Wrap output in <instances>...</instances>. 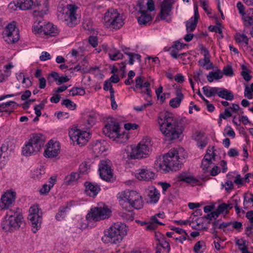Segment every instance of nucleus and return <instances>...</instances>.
<instances>
[{"mask_svg":"<svg viewBox=\"0 0 253 253\" xmlns=\"http://www.w3.org/2000/svg\"><path fill=\"white\" fill-rule=\"evenodd\" d=\"M52 188L51 185L44 184L42 188L40 190L39 192L42 195H46Z\"/></svg>","mask_w":253,"mask_h":253,"instance_id":"nucleus-47","label":"nucleus"},{"mask_svg":"<svg viewBox=\"0 0 253 253\" xmlns=\"http://www.w3.org/2000/svg\"><path fill=\"white\" fill-rule=\"evenodd\" d=\"M253 83L252 84L251 86L249 87L248 85H246L244 95L246 97H247L248 99H251L253 98Z\"/></svg>","mask_w":253,"mask_h":253,"instance_id":"nucleus-44","label":"nucleus"},{"mask_svg":"<svg viewBox=\"0 0 253 253\" xmlns=\"http://www.w3.org/2000/svg\"><path fill=\"white\" fill-rule=\"evenodd\" d=\"M139 12L141 14V16L138 18V22L139 24L145 25L151 20L152 17L146 10L145 6L140 4Z\"/></svg>","mask_w":253,"mask_h":253,"instance_id":"nucleus-21","label":"nucleus"},{"mask_svg":"<svg viewBox=\"0 0 253 253\" xmlns=\"http://www.w3.org/2000/svg\"><path fill=\"white\" fill-rule=\"evenodd\" d=\"M152 143L149 137L143 138L137 146H131V151L129 155L132 159H141L149 155L152 150Z\"/></svg>","mask_w":253,"mask_h":253,"instance_id":"nucleus-8","label":"nucleus"},{"mask_svg":"<svg viewBox=\"0 0 253 253\" xmlns=\"http://www.w3.org/2000/svg\"><path fill=\"white\" fill-rule=\"evenodd\" d=\"M114 92L115 91L114 89H111L110 99L111 102L112 108L114 110H115L117 108L118 105L115 100Z\"/></svg>","mask_w":253,"mask_h":253,"instance_id":"nucleus-52","label":"nucleus"},{"mask_svg":"<svg viewBox=\"0 0 253 253\" xmlns=\"http://www.w3.org/2000/svg\"><path fill=\"white\" fill-rule=\"evenodd\" d=\"M205 243L203 241L197 242L194 247L193 250L196 253H201L205 250Z\"/></svg>","mask_w":253,"mask_h":253,"instance_id":"nucleus-36","label":"nucleus"},{"mask_svg":"<svg viewBox=\"0 0 253 253\" xmlns=\"http://www.w3.org/2000/svg\"><path fill=\"white\" fill-rule=\"evenodd\" d=\"M222 74H224L227 76H232L233 75V71L231 65H227L224 67L223 69Z\"/></svg>","mask_w":253,"mask_h":253,"instance_id":"nucleus-48","label":"nucleus"},{"mask_svg":"<svg viewBox=\"0 0 253 253\" xmlns=\"http://www.w3.org/2000/svg\"><path fill=\"white\" fill-rule=\"evenodd\" d=\"M16 193L13 191H7L1 198L0 208L5 209L9 207L15 200Z\"/></svg>","mask_w":253,"mask_h":253,"instance_id":"nucleus-18","label":"nucleus"},{"mask_svg":"<svg viewBox=\"0 0 253 253\" xmlns=\"http://www.w3.org/2000/svg\"><path fill=\"white\" fill-rule=\"evenodd\" d=\"M70 94L75 96L76 95H84L85 93L84 89L83 87H73L70 90Z\"/></svg>","mask_w":253,"mask_h":253,"instance_id":"nucleus-37","label":"nucleus"},{"mask_svg":"<svg viewBox=\"0 0 253 253\" xmlns=\"http://www.w3.org/2000/svg\"><path fill=\"white\" fill-rule=\"evenodd\" d=\"M109 58L111 60L115 61L123 58V54L119 51L115 52L111 51L108 54Z\"/></svg>","mask_w":253,"mask_h":253,"instance_id":"nucleus-40","label":"nucleus"},{"mask_svg":"<svg viewBox=\"0 0 253 253\" xmlns=\"http://www.w3.org/2000/svg\"><path fill=\"white\" fill-rule=\"evenodd\" d=\"M106 142L103 140H97L92 145V150L94 154L99 155L106 151Z\"/></svg>","mask_w":253,"mask_h":253,"instance_id":"nucleus-25","label":"nucleus"},{"mask_svg":"<svg viewBox=\"0 0 253 253\" xmlns=\"http://www.w3.org/2000/svg\"><path fill=\"white\" fill-rule=\"evenodd\" d=\"M200 3L202 8L208 14L211 13V9L209 8V5L207 2L204 0H200Z\"/></svg>","mask_w":253,"mask_h":253,"instance_id":"nucleus-59","label":"nucleus"},{"mask_svg":"<svg viewBox=\"0 0 253 253\" xmlns=\"http://www.w3.org/2000/svg\"><path fill=\"white\" fill-rule=\"evenodd\" d=\"M158 123L161 132L168 140L177 139L182 133L178 120L171 113H160Z\"/></svg>","mask_w":253,"mask_h":253,"instance_id":"nucleus-1","label":"nucleus"},{"mask_svg":"<svg viewBox=\"0 0 253 253\" xmlns=\"http://www.w3.org/2000/svg\"><path fill=\"white\" fill-rule=\"evenodd\" d=\"M120 129L119 123L111 119L105 124L103 132L106 136L113 140H115L122 135L120 133Z\"/></svg>","mask_w":253,"mask_h":253,"instance_id":"nucleus-13","label":"nucleus"},{"mask_svg":"<svg viewBox=\"0 0 253 253\" xmlns=\"http://www.w3.org/2000/svg\"><path fill=\"white\" fill-rule=\"evenodd\" d=\"M61 104L72 110H75L77 106L75 103L68 99L63 100Z\"/></svg>","mask_w":253,"mask_h":253,"instance_id":"nucleus-41","label":"nucleus"},{"mask_svg":"<svg viewBox=\"0 0 253 253\" xmlns=\"http://www.w3.org/2000/svg\"><path fill=\"white\" fill-rule=\"evenodd\" d=\"M187 157V153L183 148L171 149L163 156V161L159 164V168L166 172L176 171L181 167L183 161Z\"/></svg>","mask_w":253,"mask_h":253,"instance_id":"nucleus-2","label":"nucleus"},{"mask_svg":"<svg viewBox=\"0 0 253 253\" xmlns=\"http://www.w3.org/2000/svg\"><path fill=\"white\" fill-rule=\"evenodd\" d=\"M28 218L31 224L33 232L36 233L41 228L42 221V213L40 211L39 208L37 205L31 207Z\"/></svg>","mask_w":253,"mask_h":253,"instance_id":"nucleus-10","label":"nucleus"},{"mask_svg":"<svg viewBox=\"0 0 253 253\" xmlns=\"http://www.w3.org/2000/svg\"><path fill=\"white\" fill-rule=\"evenodd\" d=\"M117 198L122 201H127L132 208L140 209L143 207V201L140 194L135 191L126 190L119 192Z\"/></svg>","mask_w":253,"mask_h":253,"instance_id":"nucleus-9","label":"nucleus"},{"mask_svg":"<svg viewBox=\"0 0 253 253\" xmlns=\"http://www.w3.org/2000/svg\"><path fill=\"white\" fill-rule=\"evenodd\" d=\"M60 150L59 143L58 142L53 143L50 140L46 145V148L44 152V156L46 158H54L59 154Z\"/></svg>","mask_w":253,"mask_h":253,"instance_id":"nucleus-19","label":"nucleus"},{"mask_svg":"<svg viewBox=\"0 0 253 253\" xmlns=\"http://www.w3.org/2000/svg\"><path fill=\"white\" fill-rule=\"evenodd\" d=\"M80 174L79 173L76 172H72L70 174L68 175L65 177V182L68 185L72 184L73 182L78 180Z\"/></svg>","mask_w":253,"mask_h":253,"instance_id":"nucleus-33","label":"nucleus"},{"mask_svg":"<svg viewBox=\"0 0 253 253\" xmlns=\"http://www.w3.org/2000/svg\"><path fill=\"white\" fill-rule=\"evenodd\" d=\"M68 208L67 206L61 207L59 209V212L56 214L55 217L57 220H61L66 215V210Z\"/></svg>","mask_w":253,"mask_h":253,"instance_id":"nucleus-43","label":"nucleus"},{"mask_svg":"<svg viewBox=\"0 0 253 253\" xmlns=\"http://www.w3.org/2000/svg\"><path fill=\"white\" fill-rule=\"evenodd\" d=\"M78 7L74 4H68L66 7H58L57 18L69 27L75 26L78 24L76 12Z\"/></svg>","mask_w":253,"mask_h":253,"instance_id":"nucleus-4","label":"nucleus"},{"mask_svg":"<svg viewBox=\"0 0 253 253\" xmlns=\"http://www.w3.org/2000/svg\"><path fill=\"white\" fill-rule=\"evenodd\" d=\"M18 80H22V83L25 84V81L27 80L28 83L26 85V87H29L32 85V82L28 78H26L22 73H20L17 77Z\"/></svg>","mask_w":253,"mask_h":253,"instance_id":"nucleus-46","label":"nucleus"},{"mask_svg":"<svg viewBox=\"0 0 253 253\" xmlns=\"http://www.w3.org/2000/svg\"><path fill=\"white\" fill-rule=\"evenodd\" d=\"M102 23L107 28L118 30L124 25V19L117 9L110 8L104 14Z\"/></svg>","mask_w":253,"mask_h":253,"instance_id":"nucleus-6","label":"nucleus"},{"mask_svg":"<svg viewBox=\"0 0 253 253\" xmlns=\"http://www.w3.org/2000/svg\"><path fill=\"white\" fill-rule=\"evenodd\" d=\"M85 193L90 197L96 196L100 190V186L96 183L86 181L84 183Z\"/></svg>","mask_w":253,"mask_h":253,"instance_id":"nucleus-20","label":"nucleus"},{"mask_svg":"<svg viewBox=\"0 0 253 253\" xmlns=\"http://www.w3.org/2000/svg\"><path fill=\"white\" fill-rule=\"evenodd\" d=\"M232 116V114L231 113L230 110H229V108H226L224 111V114H220L219 115V118L226 119L228 117H230Z\"/></svg>","mask_w":253,"mask_h":253,"instance_id":"nucleus-62","label":"nucleus"},{"mask_svg":"<svg viewBox=\"0 0 253 253\" xmlns=\"http://www.w3.org/2000/svg\"><path fill=\"white\" fill-rule=\"evenodd\" d=\"M209 151L210 152H211L210 150L208 149L203 159H206L208 160V161H210V162H212V160L214 159L215 153L213 152H211V153H210Z\"/></svg>","mask_w":253,"mask_h":253,"instance_id":"nucleus-58","label":"nucleus"},{"mask_svg":"<svg viewBox=\"0 0 253 253\" xmlns=\"http://www.w3.org/2000/svg\"><path fill=\"white\" fill-rule=\"evenodd\" d=\"M111 163L109 160L100 161L99 164V175L101 179L109 181L113 178V173L111 169Z\"/></svg>","mask_w":253,"mask_h":253,"instance_id":"nucleus-15","label":"nucleus"},{"mask_svg":"<svg viewBox=\"0 0 253 253\" xmlns=\"http://www.w3.org/2000/svg\"><path fill=\"white\" fill-rule=\"evenodd\" d=\"M177 177L179 180L188 183H195L198 181L190 173L187 172H182L178 175Z\"/></svg>","mask_w":253,"mask_h":253,"instance_id":"nucleus-27","label":"nucleus"},{"mask_svg":"<svg viewBox=\"0 0 253 253\" xmlns=\"http://www.w3.org/2000/svg\"><path fill=\"white\" fill-rule=\"evenodd\" d=\"M70 139L72 140L73 144L85 145L88 141L89 134L86 131H82L80 129H72L69 131Z\"/></svg>","mask_w":253,"mask_h":253,"instance_id":"nucleus-14","label":"nucleus"},{"mask_svg":"<svg viewBox=\"0 0 253 253\" xmlns=\"http://www.w3.org/2000/svg\"><path fill=\"white\" fill-rule=\"evenodd\" d=\"M235 40L236 41L239 43L245 44V45H247L248 44L249 39L245 34H242L239 33H236L235 35Z\"/></svg>","mask_w":253,"mask_h":253,"instance_id":"nucleus-34","label":"nucleus"},{"mask_svg":"<svg viewBox=\"0 0 253 253\" xmlns=\"http://www.w3.org/2000/svg\"><path fill=\"white\" fill-rule=\"evenodd\" d=\"M136 176L139 180L149 181L154 178L155 173L150 170L142 169L137 174Z\"/></svg>","mask_w":253,"mask_h":253,"instance_id":"nucleus-23","label":"nucleus"},{"mask_svg":"<svg viewBox=\"0 0 253 253\" xmlns=\"http://www.w3.org/2000/svg\"><path fill=\"white\" fill-rule=\"evenodd\" d=\"M135 82L136 86L139 87V89L141 90L140 92L141 93H143V91L142 90V89L143 88V84L144 82L142 77L141 76H137L135 78Z\"/></svg>","mask_w":253,"mask_h":253,"instance_id":"nucleus-49","label":"nucleus"},{"mask_svg":"<svg viewBox=\"0 0 253 253\" xmlns=\"http://www.w3.org/2000/svg\"><path fill=\"white\" fill-rule=\"evenodd\" d=\"M223 77L222 73L220 70L218 69L215 72H210L207 75V78L208 81L211 83L214 79L218 80L222 78Z\"/></svg>","mask_w":253,"mask_h":253,"instance_id":"nucleus-32","label":"nucleus"},{"mask_svg":"<svg viewBox=\"0 0 253 253\" xmlns=\"http://www.w3.org/2000/svg\"><path fill=\"white\" fill-rule=\"evenodd\" d=\"M175 94L176 97L171 99L169 101V105L173 108H176L179 106L181 101L184 98V95L181 92V88L179 87L176 88Z\"/></svg>","mask_w":253,"mask_h":253,"instance_id":"nucleus-22","label":"nucleus"},{"mask_svg":"<svg viewBox=\"0 0 253 253\" xmlns=\"http://www.w3.org/2000/svg\"><path fill=\"white\" fill-rule=\"evenodd\" d=\"M228 206L229 205H227V204L222 203L220 204L217 210L220 213H223L225 211V213H227L228 212Z\"/></svg>","mask_w":253,"mask_h":253,"instance_id":"nucleus-51","label":"nucleus"},{"mask_svg":"<svg viewBox=\"0 0 253 253\" xmlns=\"http://www.w3.org/2000/svg\"><path fill=\"white\" fill-rule=\"evenodd\" d=\"M197 19H193L191 18L186 24V30L188 32H191L193 31L196 26L198 23Z\"/></svg>","mask_w":253,"mask_h":253,"instance_id":"nucleus-35","label":"nucleus"},{"mask_svg":"<svg viewBox=\"0 0 253 253\" xmlns=\"http://www.w3.org/2000/svg\"><path fill=\"white\" fill-rule=\"evenodd\" d=\"M59 74L56 72H52L50 74H49L48 77L47 78V80L48 82H52V81H51V78H52L54 81L57 82L59 79Z\"/></svg>","mask_w":253,"mask_h":253,"instance_id":"nucleus-61","label":"nucleus"},{"mask_svg":"<svg viewBox=\"0 0 253 253\" xmlns=\"http://www.w3.org/2000/svg\"><path fill=\"white\" fill-rule=\"evenodd\" d=\"M40 59L41 61H46L51 59V56L49 53L46 51L42 52Z\"/></svg>","mask_w":253,"mask_h":253,"instance_id":"nucleus-64","label":"nucleus"},{"mask_svg":"<svg viewBox=\"0 0 253 253\" xmlns=\"http://www.w3.org/2000/svg\"><path fill=\"white\" fill-rule=\"evenodd\" d=\"M89 169V166L87 165V163H83L79 167L80 172L84 173L86 172Z\"/></svg>","mask_w":253,"mask_h":253,"instance_id":"nucleus-57","label":"nucleus"},{"mask_svg":"<svg viewBox=\"0 0 253 253\" xmlns=\"http://www.w3.org/2000/svg\"><path fill=\"white\" fill-rule=\"evenodd\" d=\"M211 164L212 162H210V161H208V160H207L206 159H203L201 164V167L205 172H206L208 170V169L210 167V165Z\"/></svg>","mask_w":253,"mask_h":253,"instance_id":"nucleus-55","label":"nucleus"},{"mask_svg":"<svg viewBox=\"0 0 253 253\" xmlns=\"http://www.w3.org/2000/svg\"><path fill=\"white\" fill-rule=\"evenodd\" d=\"M121 216L123 219L126 221H132L134 219L133 214L131 211L128 210L127 211L122 212Z\"/></svg>","mask_w":253,"mask_h":253,"instance_id":"nucleus-39","label":"nucleus"},{"mask_svg":"<svg viewBox=\"0 0 253 253\" xmlns=\"http://www.w3.org/2000/svg\"><path fill=\"white\" fill-rule=\"evenodd\" d=\"M128 57V63L130 65L133 64L134 58H136L139 62L141 61V56L138 54L132 53L129 54Z\"/></svg>","mask_w":253,"mask_h":253,"instance_id":"nucleus-45","label":"nucleus"},{"mask_svg":"<svg viewBox=\"0 0 253 253\" xmlns=\"http://www.w3.org/2000/svg\"><path fill=\"white\" fill-rule=\"evenodd\" d=\"M55 115L56 116L57 118L59 120H64L65 119H67L69 117V115L68 113L63 112L61 111H59L55 113Z\"/></svg>","mask_w":253,"mask_h":253,"instance_id":"nucleus-56","label":"nucleus"},{"mask_svg":"<svg viewBox=\"0 0 253 253\" xmlns=\"http://www.w3.org/2000/svg\"><path fill=\"white\" fill-rule=\"evenodd\" d=\"M220 88L217 87H210L205 86L202 88L204 94L208 97L215 96L216 94L218 95Z\"/></svg>","mask_w":253,"mask_h":253,"instance_id":"nucleus-28","label":"nucleus"},{"mask_svg":"<svg viewBox=\"0 0 253 253\" xmlns=\"http://www.w3.org/2000/svg\"><path fill=\"white\" fill-rule=\"evenodd\" d=\"M159 246L160 247H162L163 249L167 250L168 252H169L170 251V245L169 242L166 240V238H165L164 240H162L160 242Z\"/></svg>","mask_w":253,"mask_h":253,"instance_id":"nucleus-54","label":"nucleus"},{"mask_svg":"<svg viewBox=\"0 0 253 253\" xmlns=\"http://www.w3.org/2000/svg\"><path fill=\"white\" fill-rule=\"evenodd\" d=\"M45 140V136L41 133L33 134L22 149V154L25 156L35 155L40 151Z\"/></svg>","mask_w":253,"mask_h":253,"instance_id":"nucleus-7","label":"nucleus"},{"mask_svg":"<svg viewBox=\"0 0 253 253\" xmlns=\"http://www.w3.org/2000/svg\"><path fill=\"white\" fill-rule=\"evenodd\" d=\"M22 220H17L15 219H11L5 217L1 223L2 229L5 232H12L19 229L22 224Z\"/></svg>","mask_w":253,"mask_h":253,"instance_id":"nucleus-17","label":"nucleus"},{"mask_svg":"<svg viewBox=\"0 0 253 253\" xmlns=\"http://www.w3.org/2000/svg\"><path fill=\"white\" fill-rule=\"evenodd\" d=\"M171 10V4L168 1H164L161 5V12L159 14L161 19L165 20L169 15Z\"/></svg>","mask_w":253,"mask_h":253,"instance_id":"nucleus-24","label":"nucleus"},{"mask_svg":"<svg viewBox=\"0 0 253 253\" xmlns=\"http://www.w3.org/2000/svg\"><path fill=\"white\" fill-rule=\"evenodd\" d=\"M252 14L253 15H250V14L243 15L242 18L244 20V25L246 27H249L253 25V10Z\"/></svg>","mask_w":253,"mask_h":253,"instance_id":"nucleus-38","label":"nucleus"},{"mask_svg":"<svg viewBox=\"0 0 253 253\" xmlns=\"http://www.w3.org/2000/svg\"><path fill=\"white\" fill-rule=\"evenodd\" d=\"M124 127L127 130L131 129L135 130L137 129L138 126L136 124L127 123L125 124Z\"/></svg>","mask_w":253,"mask_h":253,"instance_id":"nucleus-60","label":"nucleus"},{"mask_svg":"<svg viewBox=\"0 0 253 253\" xmlns=\"http://www.w3.org/2000/svg\"><path fill=\"white\" fill-rule=\"evenodd\" d=\"M19 9L22 10L34 8L33 15L34 16L42 17L46 14L48 10L47 0H18Z\"/></svg>","mask_w":253,"mask_h":253,"instance_id":"nucleus-5","label":"nucleus"},{"mask_svg":"<svg viewBox=\"0 0 253 253\" xmlns=\"http://www.w3.org/2000/svg\"><path fill=\"white\" fill-rule=\"evenodd\" d=\"M16 210L17 211L12 210H9L7 211L5 217L11 219L12 218V219L15 218L16 220H22L23 216L21 214L19 209L18 208H16Z\"/></svg>","mask_w":253,"mask_h":253,"instance_id":"nucleus-29","label":"nucleus"},{"mask_svg":"<svg viewBox=\"0 0 253 253\" xmlns=\"http://www.w3.org/2000/svg\"><path fill=\"white\" fill-rule=\"evenodd\" d=\"M111 211L107 206L96 207L91 209L89 212L87 214L86 218L95 221L103 220L109 217Z\"/></svg>","mask_w":253,"mask_h":253,"instance_id":"nucleus-11","label":"nucleus"},{"mask_svg":"<svg viewBox=\"0 0 253 253\" xmlns=\"http://www.w3.org/2000/svg\"><path fill=\"white\" fill-rule=\"evenodd\" d=\"M127 229L125 224L116 222L112 225L108 230L105 231L102 240L105 243L118 244L126 234Z\"/></svg>","mask_w":253,"mask_h":253,"instance_id":"nucleus-3","label":"nucleus"},{"mask_svg":"<svg viewBox=\"0 0 253 253\" xmlns=\"http://www.w3.org/2000/svg\"><path fill=\"white\" fill-rule=\"evenodd\" d=\"M218 96L222 98L225 99L227 100H232L234 98L233 93L223 88H220Z\"/></svg>","mask_w":253,"mask_h":253,"instance_id":"nucleus-31","label":"nucleus"},{"mask_svg":"<svg viewBox=\"0 0 253 253\" xmlns=\"http://www.w3.org/2000/svg\"><path fill=\"white\" fill-rule=\"evenodd\" d=\"M236 244L238 246L239 249L244 253H248V248L245 245V241H243L242 243H240V241L238 240L236 242Z\"/></svg>","mask_w":253,"mask_h":253,"instance_id":"nucleus-50","label":"nucleus"},{"mask_svg":"<svg viewBox=\"0 0 253 253\" xmlns=\"http://www.w3.org/2000/svg\"><path fill=\"white\" fill-rule=\"evenodd\" d=\"M44 103H41L39 105H37L34 107V110L35 111V114L38 117L41 116L42 113L41 110L43 109L44 108Z\"/></svg>","mask_w":253,"mask_h":253,"instance_id":"nucleus-53","label":"nucleus"},{"mask_svg":"<svg viewBox=\"0 0 253 253\" xmlns=\"http://www.w3.org/2000/svg\"><path fill=\"white\" fill-rule=\"evenodd\" d=\"M148 196L150 198L151 202L156 203L160 197V193L154 187H151L148 189Z\"/></svg>","mask_w":253,"mask_h":253,"instance_id":"nucleus-30","label":"nucleus"},{"mask_svg":"<svg viewBox=\"0 0 253 253\" xmlns=\"http://www.w3.org/2000/svg\"><path fill=\"white\" fill-rule=\"evenodd\" d=\"M33 32L35 34L43 32L46 36L54 37L58 34V30L57 27L52 23H48L43 25L41 21H37L33 25Z\"/></svg>","mask_w":253,"mask_h":253,"instance_id":"nucleus-12","label":"nucleus"},{"mask_svg":"<svg viewBox=\"0 0 253 253\" xmlns=\"http://www.w3.org/2000/svg\"><path fill=\"white\" fill-rule=\"evenodd\" d=\"M44 173L45 171L43 169H37L33 171L32 176L35 180H39Z\"/></svg>","mask_w":253,"mask_h":253,"instance_id":"nucleus-42","label":"nucleus"},{"mask_svg":"<svg viewBox=\"0 0 253 253\" xmlns=\"http://www.w3.org/2000/svg\"><path fill=\"white\" fill-rule=\"evenodd\" d=\"M210 57H204L203 59H200L198 61L199 65L203 67H205L206 65L210 63Z\"/></svg>","mask_w":253,"mask_h":253,"instance_id":"nucleus-63","label":"nucleus"},{"mask_svg":"<svg viewBox=\"0 0 253 253\" xmlns=\"http://www.w3.org/2000/svg\"><path fill=\"white\" fill-rule=\"evenodd\" d=\"M84 128L88 129L92 126L96 122V117L95 114L89 113L86 114L84 117Z\"/></svg>","mask_w":253,"mask_h":253,"instance_id":"nucleus-26","label":"nucleus"},{"mask_svg":"<svg viewBox=\"0 0 253 253\" xmlns=\"http://www.w3.org/2000/svg\"><path fill=\"white\" fill-rule=\"evenodd\" d=\"M4 35L7 38L5 41L8 43H15L19 39V30L16 28V22L9 24L6 27Z\"/></svg>","mask_w":253,"mask_h":253,"instance_id":"nucleus-16","label":"nucleus"}]
</instances>
